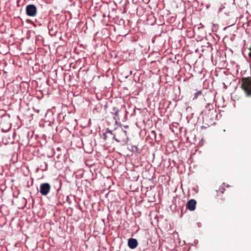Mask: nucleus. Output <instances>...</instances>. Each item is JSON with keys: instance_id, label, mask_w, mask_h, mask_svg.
Listing matches in <instances>:
<instances>
[{"instance_id": "nucleus-1", "label": "nucleus", "mask_w": 251, "mask_h": 251, "mask_svg": "<svg viewBox=\"0 0 251 251\" xmlns=\"http://www.w3.org/2000/svg\"><path fill=\"white\" fill-rule=\"evenodd\" d=\"M241 88L247 96H251V77H248L242 78Z\"/></svg>"}, {"instance_id": "nucleus-2", "label": "nucleus", "mask_w": 251, "mask_h": 251, "mask_svg": "<svg viewBox=\"0 0 251 251\" xmlns=\"http://www.w3.org/2000/svg\"><path fill=\"white\" fill-rule=\"evenodd\" d=\"M113 138L118 143L124 142L127 139V132L124 130H119L114 135Z\"/></svg>"}, {"instance_id": "nucleus-3", "label": "nucleus", "mask_w": 251, "mask_h": 251, "mask_svg": "<svg viewBox=\"0 0 251 251\" xmlns=\"http://www.w3.org/2000/svg\"><path fill=\"white\" fill-rule=\"evenodd\" d=\"M225 191V189L221 187L219 190L216 191V194L215 195V199H217V201L219 204L223 203L225 198L223 197V194Z\"/></svg>"}, {"instance_id": "nucleus-4", "label": "nucleus", "mask_w": 251, "mask_h": 251, "mask_svg": "<svg viewBox=\"0 0 251 251\" xmlns=\"http://www.w3.org/2000/svg\"><path fill=\"white\" fill-rule=\"evenodd\" d=\"M26 14L30 17H35L37 15V10L36 7L33 4H29L26 6Z\"/></svg>"}, {"instance_id": "nucleus-5", "label": "nucleus", "mask_w": 251, "mask_h": 251, "mask_svg": "<svg viewBox=\"0 0 251 251\" xmlns=\"http://www.w3.org/2000/svg\"><path fill=\"white\" fill-rule=\"evenodd\" d=\"M50 188L51 186L49 183H42L40 186V193L43 196H46L49 193Z\"/></svg>"}, {"instance_id": "nucleus-6", "label": "nucleus", "mask_w": 251, "mask_h": 251, "mask_svg": "<svg viewBox=\"0 0 251 251\" xmlns=\"http://www.w3.org/2000/svg\"><path fill=\"white\" fill-rule=\"evenodd\" d=\"M197 202L196 200L192 199L189 200L186 204V207L190 211H194L196 208Z\"/></svg>"}, {"instance_id": "nucleus-7", "label": "nucleus", "mask_w": 251, "mask_h": 251, "mask_svg": "<svg viewBox=\"0 0 251 251\" xmlns=\"http://www.w3.org/2000/svg\"><path fill=\"white\" fill-rule=\"evenodd\" d=\"M138 242L136 239L130 238L128 240V246L129 248L134 249L137 247Z\"/></svg>"}, {"instance_id": "nucleus-8", "label": "nucleus", "mask_w": 251, "mask_h": 251, "mask_svg": "<svg viewBox=\"0 0 251 251\" xmlns=\"http://www.w3.org/2000/svg\"><path fill=\"white\" fill-rule=\"evenodd\" d=\"M201 95H202V92L201 90L195 93L194 95V97L193 98V100H195L197 99L199 96H201Z\"/></svg>"}, {"instance_id": "nucleus-9", "label": "nucleus", "mask_w": 251, "mask_h": 251, "mask_svg": "<svg viewBox=\"0 0 251 251\" xmlns=\"http://www.w3.org/2000/svg\"><path fill=\"white\" fill-rule=\"evenodd\" d=\"M115 116L114 117V120H115L116 121H117V120H119V119L118 118V111H116L115 113Z\"/></svg>"}, {"instance_id": "nucleus-10", "label": "nucleus", "mask_w": 251, "mask_h": 251, "mask_svg": "<svg viewBox=\"0 0 251 251\" xmlns=\"http://www.w3.org/2000/svg\"><path fill=\"white\" fill-rule=\"evenodd\" d=\"M250 52L249 53V57L251 58V47L250 48Z\"/></svg>"}, {"instance_id": "nucleus-11", "label": "nucleus", "mask_w": 251, "mask_h": 251, "mask_svg": "<svg viewBox=\"0 0 251 251\" xmlns=\"http://www.w3.org/2000/svg\"><path fill=\"white\" fill-rule=\"evenodd\" d=\"M104 139H106V135L105 134H104Z\"/></svg>"}]
</instances>
